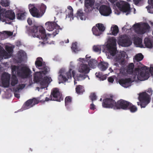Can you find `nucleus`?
Returning a JSON list of instances; mask_svg holds the SVG:
<instances>
[{"label":"nucleus","instance_id":"f257e3e1","mask_svg":"<svg viewBox=\"0 0 153 153\" xmlns=\"http://www.w3.org/2000/svg\"><path fill=\"white\" fill-rule=\"evenodd\" d=\"M42 59L39 57L37 59L35 64L37 68L42 67V71L36 72L34 75V81L35 82H39L40 85V89L46 88L48 84L51 81L50 77L47 76L45 75L48 73V69L46 66L43 65L42 62Z\"/></svg>","mask_w":153,"mask_h":153},{"label":"nucleus","instance_id":"f03ea898","mask_svg":"<svg viewBox=\"0 0 153 153\" xmlns=\"http://www.w3.org/2000/svg\"><path fill=\"white\" fill-rule=\"evenodd\" d=\"M137 68L133 71L134 65L133 63L129 64L128 66L127 71L134 76V80L143 81L147 79L149 76V70L146 66H144L140 62L137 63Z\"/></svg>","mask_w":153,"mask_h":153},{"label":"nucleus","instance_id":"7ed1b4c3","mask_svg":"<svg viewBox=\"0 0 153 153\" xmlns=\"http://www.w3.org/2000/svg\"><path fill=\"white\" fill-rule=\"evenodd\" d=\"M74 66L72 62L70 63V67L69 70L66 72L63 70L60 71L61 74L58 76V79L61 82L63 81H66L68 79L71 78L72 75L74 79V84H76V81L83 80L85 79L86 76L78 74L77 72L73 70Z\"/></svg>","mask_w":153,"mask_h":153},{"label":"nucleus","instance_id":"20e7f679","mask_svg":"<svg viewBox=\"0 0 153 153\" xmlns=\"http://www.w3.org/2000/svg\"><path fill=\"white\" fill-rule=\"evenodd\" d=\"M31 35L33 37H37L40 41L39 42L42 44H44L48 42L47 40L50 38V34H45V30L42 26H34L31 31Z\"/></svg>","mask_w":153,"mask_h":153},{"label":"nucleus","instance_id":"39448f33","mask_svg":"<svg viewBox=\"0 0 153 153\" xmlns=\"http://www.w3.org/2000/svg\"><path fill=\"white\" fill-rule=\"evenodd\" d=\"M40 11L35 7L33 4H30L28 5V8L31 15L34 17L40 18L45 13L46 9V6L44 4H42L39 7Z\"/></svg>","mask_w":153,"mask_h":153},{"label":"nucleus","instance_id":"423d86ee","mask_svg":"<svg viewBox=\"0 0 153 153\" xmlns=\"http://www.w3.org/2000/svg\"><path fill=\"white\" fill-rule=\"evenodd\" d=\"M15 18V13L13 10L1 9L0 6V21L7 23L6 21L8 19L13 20Z\"/></svg>","mask_w":153,"mask_h":153},{"label":"nucleus","instance_id":"0eeeda50","mask_svg":"<svg viewBox=\"0 0 153 153\" xmlns=\"http://www.w3.org/2000/svg\"><path fill=\"white\" fill-rule=\"evenodd\" d=\"M148 94L146 92H144L140 94L139 100L140 103L137 102L138 105H140L141 108H145L146 105L150 102V98L149 96L152 94V91L151 89H149L147 91Z\"/></svg>","mask_w":153,"mask_h":153},{"label":"nucleus","instance_id":"6e6552de","mask_svg":"<svg viewBox=\"0 0 153 153\" xmlns=\"http://www.w3.org/2000/svg\"><path fill=\"white\" fill-rule=\"evenodd\" d=\"M88 60H86L85 58H79L77 59L78 64L79 65L77 70L80 73L85 74L88 73L90 71L89 66L86 63Z\"/></svg>","mask_w":153,"mask_h":153},{"label":"nucleus","instance_id":"1a4fd4ad","mask_svg":"<svg viewBox=\"0 0 153 153\" xmlns=\"http://www.w3.org/2000/svg\"><path fill=\"white\" fill-rule=\"evenodd\" d=\"M12 72L14 74H18L23 78H26L30 73V71L26 66H25L21 69L20 71H18V68L17 66H11Z\"/></svg>","mask_w":153,"mask_h":153},{"label":"nucleus","instance_id":"9d476101","mask_svg":"<svg viewBox=\"0 0 153 153\" xmlns=\"http://www.w3.org/2000/svg\"><path fill=\"white\" fill-rule=\"evenodd\" d=\"M150 28L149 25L146 23H137L133 25L131 29H133L138 34H143Z\"/></svg>","mask_w":153,"mask_h":153},{"label":"nucleus","instance_id":"9b49d317","mask_svg":"<svg viewBox=\"0 0 153 153\" xmlns=\"http://www.w3.org/2000/svg\"><path fill=\"white\" fill-rule=\"evenodd\" d=\"M116 39L114 38H112L108 39L106 45L109 53L113 56L116 53Z\"/></svg>","mask_w":153,"mask_h":153},{"label":"nucleus","instance_id":"f8f14e48","mask_svg":"<svg viewBox=\"0 0 153 153\" xmlns=\"http://www.w3.org/2000/svg\"><path fill=\"white\" fill-rule=\"evenodd\" d=\"M117 6L121 11L126 13V15L131 12V8L129 4L126 1H121L117 2Z\"/></svg>","mask_w":153,"mask_h":153},{"label":"nucleus","instance_id":"ddd939ff","mask_svg":"<svg viewBox=\"0 0 153 153\" xmlns=\"http://www.w3.org/2000/svg\"><path fill=\"white\" fill-rule=\"evenodd\" d=\"M85 11L86 13L90 12L94 9H98L99 6V5L95 2L94 0H85Z\"/></svg>","mask_w":153,"mask_h":153},{"label":"nucleus","instance_id":"4468645a","mask_svg":"<svg viewBox=\"0 0 153 153\" xmlns=\"http://www.w3.org/2000/svg\"><path fill=\"white\" fill-rule=\"evenodd\" d=\"M46 29L49 31H53V34L55 36L59 32V26L54 22H48L45 24Z\"/></svg>","mask_w":153,"mask_h":153},{"label":"nucleus","instance_id":"2eb2a0df","mask_svg":"<svg viewBox=\"0 0 153 153\" xmlns=\"http://www.w3.org/2000/svg\"><path fill=\"white\" fill-rule=\"evenodd\" d=\"M118 44L123 47H128L132 43L130 40L126 36H122L118 42Z\"/></svg>","mask_w":153,"mask_h":153},{"label":"nucleus","instance_id":"dca6fc26","mask_svg":"<svg viewBox=\"0 0 153 153\" xmlns=\"http://www.w3.org/2000/svg\"><path fill=\"white\" fill-rule=\"evenodd\" d=\"M116 103L112 100V97L106 98L103 100L102 104L103 107L105 108H113L116 106Z\"/></svg>","mask_w":153,"mask_h":153},{"label":"nucleus","instance_id":"f3484780","mask_svg":"<svg viewBox=\"0 0 153 153\" xmlns=\"http://www.w3.org/2000/svg\"><path fill=\"white\" fill-rule=\"evenodd\" d=\"M130 103L123 100H120L118 101L116 106H114V109L121 108L123 109H127Z\"/></svg>","mask_w":153,"mask_h":153},{"label":"nucleus","instance_id":"a211bd4d","mask_svg":"<svg viewBox=\"0 0 153 153\" xmlns=\"http://www.w3.org/2000/svg\"><path fill=\"white\" fill-rule=\"evenodd\" d=\"M127 57L128 56L126 53L124 51H121L116 55V57L114 58V60L119 63H122L124 61L125 58Z\"/></svg>","mask_w":153,"mask_h":153},{"label":"nucleus","instance_id":"6ab92c4d","mask_svg":"<svg viewBox=\"0 0 153 153\" xmlns=\"http://www.w3.org/2000/svg\"><path fill=\"white\" fill-rule=\"evenodd\" d=\"M100 13L104 16H108L111 13V10L110 8L105 5L101 6L99 9Z\"/></svg>","mask_w":153,"mask_h":153},{"label":"nucleus","instance_id":"aec40b11","mask_svg":"<svg viewBox=\"0 0 153 153\" xmlns=\"http://www.w3.org/2000/svg\"><path fill=\"white\" fill-rule=\"evenodd\" d=\"M10 77V74L7 73H4L2 75L1 79L3 86L4 87L8 86L9 85V79Z\"/></svg>","mask_w":153,"mask_h":153},{"label":"nucleus","instance_id":"412c9836","mask_svg":"<svg viewBox=\"0 0 153 153\" xmlns=\"http://www.w3.org/2000/svg\"><path fill=\"white\" fill-rule=\"evenodd\" d=\"M130 79H121L119 80V83L123 87L127 88L131 85V84L132 81Z\"/></svg>","mask_w":153,"mask_h":153},{"label":"nucleus","instance_id":"4be33fe9","mask_svg":"<svg viewBox=\"0 0 153 153\" xmlns=\"http://www.w3.org/2000/svg\"><path fill=\"white\" fill-rule=\"evenodd\" d=\"M51 95L53 99H55L54 101H60L61 98V94L59 90L57 88L54 89Z\"/></svg>","mask_w":153,"mask_h":153},{"label":"nucleus","instance_id":"5701e85b","mask_svg":"<svg viewBox=\"0 0 153 153\" xmlns=\"http://www.w3.org/2000/svg\"><path fill=\"white\" fill-rule=\"evenodd\" d=\"M6 49L7 53L4 51L3 52V56L4 59H7L10 57L12 53L13 49L11 47L8 46H6Z\"/></svg>","mask_w":153,"mask_h":153},{"label":"nucleus","instance_id":"b1692460","mask_svg":"<svg viewBox=\"0 0 153 153\" xmlns=\"http://www.w3.org/2000/svg\"><path fill=\"white\" fill-rule=\"evenodd\" d=\"M90 58V56L88 57V56L86 55L85 59L86 60H88V61L87 62H88V65L89 67L90 66L92 68H95L97 65V61L94 59H91L88 61L89 59H87V58Z\"/></svg>","mask_w":153,"mask_h":153},{"label":"nucleus","instance_id":"393cba45","mask_svg":"<svg viewBox=\"0 0 153 153\" xmlns=\"http://www.w3.org/2000/svg\"><path fill=\"white\" fill-rule=\"evenodd\" d=\"M110 31L111 33L110 34L116 36L119 32L118 27L115 25H112Z\"/></svg>","mask_w":153,"mask_h":153},{"label":"nucleus","instance_id":"a878e982","mask_svg":"<svg viewBox=\"0 0 153 153\" xmlns=\"http://www.w3.org/2000/svg\"><path fill=\"white\" fill-rule=\"evenodd\" d=\"M18 58L20 61L25 60L27 58L26 53L22 51H19L18 54Z\"/></svg>","mask_w":153,"mask_h":153},{"label":"nucleus","instance_id":"bb28decb","mask_svg":"<svg viewBox=\"0 0 153 153\" xmlns=\"http://www.w3.org/2000/svg\"><path fill=\"white\" fill-rule=\"evenodd\" d=\"M105 48V46L104 45H95L93 47V49L94 51L100 53L102 48V51L103 52L105 51V50L103 49Z\"/></svg>","mask_w":153,"mask_h":153},{"label":"nucleus","instance_id":"cd10ccee","mask_svg":"<svg viewBox=\"0 0 153 153\" xmlns=\"http://www.w3.org/2000/svg\"><path fill=\"white\" fill-rule=\"evenodd\" d=\"M149 5L146 7L149 13H153V0H148Z\"/></svg>","mask_w":153,"mask_h":153},{"label":"nucleus","instance_id":"c85d7f7f","mask_svg":"<svg viewBox=\"0 0 153 153\" xmlns=\"http://www.w3.org/2000/svg\"><path fill=\"white\" fill-rule=\"evenodd\" d=\"M26 15V13L25 11H22L17 14L16 17L18 19L22 20L25 19Z\"/></svg>","mask_w":153,"mask_h":153},{"label":"nucleus","instance_id":"c756f323","mask_svg":"<svg viewBox=\"0 0 153 153\" xmlns=\"http://www.w3.org/2000/svg\"><path fill=\"white\" fill-rule=\"evenodd\" d=\"M77 17L78 19L81 20H85L86 19V16L82 10H79L77 13Z\"/></svg>","mask_w":153,"mask_h":153},{"label":"nucleus","instance_id":"7c9ffc66","mask_svg":"<svg viewBox=\"0 0 153 153\" xmlns=\"http://www.w3.org/2000/svg\"><path fill=\"white\" fill-rule=\"evenodd\" d=\"M108 64L105 62H101L99 64L98 67L101 71H105L108 68Z\"/></svg>","mask_w":153,"mask_h":153},{"label":"nucleus","instance_id":"2f4dec72","mask_svg":"<svg viewBox=\"0 0 153 153\" xmlns=\"http://www.w3.org/2000/svg\"><path fill=\"white\" fill-rule=\"evenodd\" d=\"M143 56L141 53H139L137 54L134 57V62H137L138 63L139 61L142 60L143 59Z\"/></svg>","mask_w":153,"mask_h":153},{"label":"nucleus","instance_id":"473e14b6","mask_svg":"<svg viewBox=\"0 0 153 153\" xmlns=\"http://www.w3.org/2000/svg\"><path fill=\"white\" fill-rule=\"evenodd\" d=\"M144 44L148 48H151L153 47V44L151 40L148 38H145L144 40Z\"/></svg>","mask_w":153,"mask_h":153},{"label":"nucleus","instance_id":"72a5a7b5","mask_svg":"<svg viewBox=\"0 0 153 153\" xmlns=\"http://www.w3.org/2000/svg\"><path fill=\"white\" fill-rule=\"evenodd\" d=\"M142 40L140 38L135 39L134 41V43L137 47L141 48H143V46L142 44Z\"/></svg>","mask_w":153,"mask_h":153},{"label":"nucleus","instance_id":"f704fd0d","mask_svg":"<svg viewBox=\"0 0 153 153\" xmlns=\"http://www.w3.org/2000/svg\"><path fill=\"white\" fill-rule=\"evenodd\" d=\"M67 12L68 13V14L67 16H68V17L71 18H71L72 19V20H73V9L72 8L71 6H69L68 7Z\"/></svg>","mask_w":153,"mask_h":153},{"label":"nucleus","instance_id":"c9c22d12","mask_svg":"<svg viewBox=\"0 0 153 153\" xmlns=\"http://www.w3.org/2000/svg\"><path fill=\"white\" fill-rule=\"evenodd\" d=\"M92 31L93 34L96 36H100L102 33L96 26H94L93 27Z\"/></svg>","mask_w":153,"mask_h":153},{"label":"nucleus","instance_id":"e433bc0d","mask_svg":"<svg viewBox=\"0 0 153 153\" xmlns=\"http://www.w3.org/2000/svg\"><path fill=\"white\" fill-rule=\"evenodd\" d=\"M33 106V105L31 100H28L25 103V109H27Z\"/></svg>","mask_w":153,"mask_h":153},{"label":"nucleus","instance_id":"4c0bfd02","mask_svg":"<svg viewBox=\"0 0 153 153\" xmlns=\"http://www.w3.org/2000/svg\"><path fill=\"white\" fill-rule=\"evenodd\" d=\"M76 92L79 94L82 93L84 91L83 87L81 85H78L76 88Z\"/></svg>","mask_w":153,"mask_h":153},{"label":"nucleus","instance_id":"58836bf2","mask_svg":"<svg viewBox=\"0 0 153 153\" xmlns=\"http://www.w3.org/2000/svg\"><path fill=\"white\" fill-rule=\"evenodd\" d=\"M42 98H40V102H48L50 100H56V99H53L52 98V96L51 95L50 97H47L45 96V100L42 99Z\"/></svg>","mask_w":153,"mask_h":153},{"label":"nucleus","instance_id":"ea45409f","mask_svg":"<svg viewBox=\"0 0 153 153\" xmlns=\"http://www.w3.org/2000/svg\"><path fill=\"white\" fill-rule=\"evenodd\" d=\"M128 108L130 109V111L131 112H134L137 110V108L130 103Z\"/></svg>","mask_w":153,"mask_h":153},{"label":"nucleus","instance_id":"a19ab883","mask_svg":"<svg viewBox=\"0 0 153 153\" xmlns=\"http://www.w3.org/2000/svg\"><path fill=\"white\" fill-rule=\"evenodd\" d=\"M95 26L97 27L98 29L102 32L105 30V28L103 25L102 24L99 23L97 24Z\"/></svg>","mask_w":153,"mask_h":153},{"label":"nucleus","instance_id":"79ce46f5","mask_svg":"<svg viewBox=\"0 0 153 153\" xmlns=\"http://www.w3.org/2000/svg\"><path fill=\"white\" fill-rule=\"evenodd\" d=\"M18 82L17 79L15 75H13L12 77V82L11 84L12 85L14 86Z\"/></svg>","mask_w":153,"mask_h":153},{"label":"nucleus","instance_id":"37998d69","mask_svg":"<svg viewBox=\"0 0 153 153\" xmlns=\"http://www.w3.org/2000/svg\"><path fill=\"white\" fill-rule=\"evenodd\" d=\"M1 4L3 6L6 7L9 6L10 3L8 0H1Z\"/></svg>","mask_w":153,"mask_h":153},{"label":"nucleus","instance_id":"c03bdc74","mask_svg":"<svg viewBox=\"0 0 153 153\" xmlns=\"http://www.w3.org/2000/svg\"><path fill=\"white\" fill-rule=\"evenodd\" d=\"M72 50L75 52L78 51V50L77 46L76 43L75 42L73 44L71 47Z\"/></svg>","mask_w":153,"mask_h":153},{"label":"nucleus","instance_id":"a18cd8bd","mask_svg":"<svg viewBox=\"0 0 153 153\" xmlns=\"http://www.w3.org/2000/svg\"><path fill=\"white\" fill-rule=\"evenodd\" d=\"M71 101V98L69 97H66L65 98V104L66 105L70 103Z\"/></svg>","mask_w":153,"mask_h":153},{"label":"nucleus","instance_id":"49530a36","mask_svg":"<svg viewBox=\"0 0 153 153\" xmlns=\"http://www.w3.org/2000/svg\"><path fill=\"white\" fill-rule=\"evenodd\" d=\"M90 98L92 101L96 100L97 97L94 93L91 94L90 96Z\"/></svg>","mask_w":153,"mask_h":153},{"label":"nucleus","instance_id":"de8ad7c7","mask_svg":"<svg viewBox=\"0 0 153 153\" xmlns=\"http://www.w3.org/2000/svg\"><path fill=\"white\" fill-rule=\"evenodd\" d=\"M33 105H34L36 104H37L38 103V100L34 98L31 100Z\"/></svg>","mask_w":153,"mask_h":153},{"label":"nucleus","instance_id":"09e8293b","mask_svg":"<svg viewBox=\"0 0 153 153\" xmlns=\"http://www.w3.org/2000/svg\"><path fill=\"white\" fill-rule=\"evenodd\" d=\"M115 77L114 76H112L109 77L108 79V82L111 83H112L114 81V78Z\"/></svg>","mask_w":153,"mask_h":153},{"label":"nucleus","instance_id":"8fccbe9b","mask_svg":"<svg viewBox=\"0 0 153 153\" xmlns=\"http://www.w3.org/2000/svg\"><path fill=\"white\" fill-rule=\"evenodd\" d=\"M3 33L7 34L8 36H10L13 35V33L12 32L5 31L3 32Z\"/></svg>","mask_w":153,"mask_h":153},{"label":"nucleus","instance_id":"3c124183","mask_svg":"<svg viewBox=\"0 0 153 153\" xmlns=\"http://www.w3.org/2000/svg\"><path fill=\"white\" fill-rule=\"evenodd\" d=\"M96 108L95 105L93 103L90 105V109L92 110H94Z\"/></svg>","mask_w":153,"mask_h":153},{"label":"nucleus","instance_id":"603ef678","mask_svg":"<svg viewBox=\"0 0 153 153\" xmlns=\"http://www.w3.org/2000/svg\"><path fill=\"white\" fill-rule=\"evenodd\" d=\"M27 22L28 24L30 25L32 24V21L30 18L28 19Z\"/></svg>","mask_w":153,"mask_h":153},{"label":"nucleus","instance_id":"864d4df0","mask_svg":"<svg viewBox=\"0 0 153 153\" xmlns=\"http://www.w3.org/2000/svg\"><path fill=\"white\" fill-rule=\"evenodd\" d=\"M25 87V85L23 84L20 85L18 88V90L22 89L24 88Z\"/></svg>","mask_w":153,"mask_h":153},{"label":"nucleus","instance_id":"5fc2aeb1","mask_svg":"<svg viewBox=\"0 0 153 153\" xmlns=\"http://www.w3.org/2000/svg\"><path fill=\"white\" fill-rule=\"evenodd\" d=\"M142 0H133L134 2L136 4H137L139 2L141 1Z\"/></svg>","mask_w":153,"mask_h":153},{"label":"nucleus","instance_id":"6e6d98bb","mask_svg":"<svg viewBox=\"0 0 153 153\" xmlns=\"http://www.w3.org/2000/svg\"><path fill=\"white\" fill-rule=\"evenodd\" d=\"M14 95L16 97L18 98H19L20 97V96H19V94L17 93H14Z\"/></svg>","mask_w":153,"mask_h":153},{"label":"nucleus","instance_id":"4d7b16f0","mask_svg":"<svg viewBox=\"0 0 153 153\" xmlns=\"http://www.w3.org/2000/svg\"><path fill=\"white\" fill-rule=\"evenodd\" d=\"M106 77L105 76H103L101 78L100 80H105L106 79Z\"/></svg>","mask_w":153,"mask_h":153},{"label":"nucleus","instance_id":"13d9d810","mask_svg":"<svg viewBox=\"0 0 153 153\" xmlns=\"http://www.w3.org/2000/svg\"><path fill=\"white\" fill-rule=\"evenodd\" d=\"M150 71L152 74H153V66H151L150 67Z\"/></svg>","mask_w":153,"mask_h":153},{"label":"nucleus","instance_id":"bf43d9fd","mask_svg":"<svg viewBox=\"0 0 153 153\" xmlns=\"http://www.w3.org/2000/svg\"><path fill=\"white\" fill-rule=\"evenodd\" d=\"M114 13L115 14L118 15L120 14V12L118 11L117 10H115L114 11Z\"/></svg>","mask_w":153,"mask_h":153},{"label":"nucleus","instance_id":"052dcab7","mask_svg":"<svg viewBox=\"0 0 153 153\" xmlns=\"http://www.w3.org/2000/svg\"><path fill=\"white\" fill-rule=\"evenodd\" d=\"M110 2L112 3L115 2L117 0H108Z\"/></svg>","mask_w":153,"mask_h":153},{"label":"nucleus","instance_id":"680f3d73","mask_svg":"<svg viewBox=\"0 0 153 153\" xmlns=\"http://www.w3.org/2000/svg\"><path fill=\"white\" fill-rule=\"evenodd\" d=\"M126 26H125L123 27V28H126V29H131V28H126Z\"/></svg>","mask_w":153,"mask_h":153},{"label":"nucleus","instance_id":"e2e57ef3","mask_svg":"<svg viewBox=\"0 0 153 153\" xmlns=\"http://www.w3.org/2000/svg\"><path fill=\"white\" fill-rule=\"evenodd\" d=\"M109 70H110L111 72L113 71V70L111 69V68H110L109 69Z\"/></svg>","mask_w":153,"mask_h":153},{"label":"nucleus","instance_id":"0e129e2a","mask_svg":"<svg viewBox=\"0 0 153 153\" xmlns=\"http://www.w3.org/2000/svg\"><path fill=\"white\" fill-rule=\"evenodd\" d=\"M37 89H38V91H40V90H39L40 88H39L38 87L37 88Z\"/></svg>","mask_w":153,"mask_h":153},{"label":"nucleus","instance_id":"69168bd1","mask_svg":"<svg viewBox=\"0 0 153 153\" xmlns=\"http://www.w3.org/2000/svg\"><path fill=\"white\" fill-rule=\"evenodd\" d=\"M107 58L109 59H110V57H109L108 56H107Z\"/></svg>","mask_w":153,"mask_h":153},{"label":"nucleus","instance_id":"338daca9","mask_svg":"<svg viewBox=\"0 0 153 153\" xmlns=\"http://www.w3.org/2000/svg\"><path fill=\"white\" fill-rule=\"evenodd\" d=\"M102 98H101V99H100V101H102Z\"/></svg>","mask_w":153,"mask_h":153},{"label":"nucleus","instance_id":"774afa93","mask_svg":"<svg viewBox=\"0 0 153 153\" xmlns=\"http://www.w3.org/2000/svg\"><path fill=\"white\" fill-rule=\"evenodd\" d=\"M106 56L108 55V53H106Z\"/></svg>","mask_w":153,"mask_h":153}]
</instances>
